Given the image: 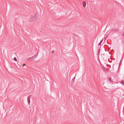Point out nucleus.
<instances>
[{
	"mask_svg": "<svg viewBox=\"0 0 124 124\" xmlns=\"http://www.w3.org/2000/svg\"><path fill=\"white\" fill-rule=\"evenodd\" d=\"M39 15L35 14L32 16L29 19V22L30 23H32L34 22L38 18Z\"/></svg>",
	"mask_w": 124,
	"mask_h": 124,
	"instance_id": "f257e3e1",
	"label": "nucleus"
},
{
	"mask_svg": "<svg viewBox=\"0 0 124 124\" xmlns=\"http://www.w3.org/2000/svg\"><path fill=\"white\" fill-rule=\"evenodd\" d=\"M31 97V95H30L27 98V101L28 104L29 105L30 102V99Z\"/></svg>",
	"mask_w": 124,
	"mask_h": 124,
	"instance_id": "f03ea898",
	"label": "nucleus"
},
{
	"mask_svg": "<svg viewBox=\"0 0 124 124\" xmlns=\"http://www.w3.org/2000/svg\"><path fill=\"white\" fill-rule=\"evenodd\" d=\"M113 31L115 32H116L118 31V30L116 29H113L112 30Z\"/></svg>",
	"mask_w": 124,
	"mask_h": 124,
	"instance_id": "7ed1b4c3",
	"label": "nucleus"
},
{
	"mask_svg": "<svg viewBox=\"0 0 124 124\" xmlns=\"http://www.w3.org/2000/svg\"><path fill=\"white\" fill-rule=\"evenodd\" d=\"M36 56H33L29 58L28 59H31L32 60H33V58H34V59H35L36 58Z\"/></svg>",
	"mask_w": 124,
	"mask_h": 124,
	"instance_id": "20e7f679",
	"label": "nucleus"
},
{
	"mask_svg": "<svg viewBox=\"0 0 124 124\" xmlns=\"http://www.w3.org/2000/svg\"><path fill=\"white\" fill-rule=\"evenodd\" d=\"M83 6L84 7H86V3L84 1L83 2Z\"/></svg>",
	"mask_w": 124,
	"mask_h": 124,
	"instance_id": "39448f33",
	"label": "nucleus"
},
{
	"mask_svg": "<svg viewBox=\"0 0 124 124\" xmlns=\"http://www.w3.org/2000/svg\"><path fill=\"white\" fill-rule=\"evenodd\" d=\"M121 84L124 85V82L123 81H120V82Z\"/></svg>",
	"mask_w": 124,
	"mask_h": 124,
	"instance_id": "423d86ee",
	"label": "nucleus"
},
{
	"mask_svg": "<svg viewBox=\"0 0 124 124\" xmlns=\"http://www.w3.org/2000/svg\"><path fill=\"white\" fill-rule=\"evenodd\" d=\"M103 41V40L102 39L101 41H100V42L98 44V45H101V43Z\"/></svg>",
	"mask_w": 124,
	"mask_h": 124,
	"instance_id": "0eeeda50",
	"label": "nucleus"
},
{
	"mask_svg": "<svg viewBox=\"0 0 124 124\" xmlns=\"http://www.w3.org/2000/svg\"><path fill=\"white\" fill-rule=\"evenodd\" d=\"M108 80L109 81H111L112 80L111 78V77H109V78H108Z\"/></svg>",
	"mask_w": 124,
	"mask_h": 124,
	"instance_id": "6e6552de",
	"label": "nucleus"
},
{
	"mask_svg": "<svg viewBox=\"0 0 124 124\" xmlns=\"http://www.w3.org/2000/svg\"><path fill=\"white\" fill-rule=\"evenodd\" d=\"M14 60L15 61H17V59L16 57H15L14 58Z\"/></svg>",
	"mask_w": 124,
	"mask_h": 124,
	"instance_id": "1a4fd4ad",
	"label": "nucleus"
},
{
	"mask_svg": "<svg viewBox=\"0 0 124 124\" xmlns=\"http://www.w3.org/2000/svg\"><path fill=\"white\" fill-rule=\"evenodd\" d=\"M54 51L53 50L52 52V54H53L54 52Z\"/></svg>",
	"mask_w": 124,
	"mask_h": 124,
	"instance_id": "9d476101",
	"label": "nucleus"
},
{
	"mask_svg": "<svg viewBox=\"0 0 124 124\" xmlns=\"http://www.w3.org/2000/svg\"><path fill=\"white\" fill-rule=\"evenodd\" d=\"M123 36L124 37V32L123 33Z\"/></svg>",
	"mask_w": 124,
	"mask_h": 124,
	"instance_id": "9b49d317",
	"label": "nucleus"
},
{
	"mask_svg": "<svg viewBox=\"0 0 124 124\" xmlns=\"http://www.w3.org/2000/svg\"><path fill=\"white\" fill-rule=\"evenodd\" d=\"M25 65V64H23V66H24Z\"/></svg>",
	"mask_w": 124,
	"mask_h": 124,
	"instance_id": "f8f14e48",
	"label": "nucleus"
},
{
	"mask_svg": "<svg viewBox=\"0 0 124 124\" xmlns=\"http://www.w3.org/2000/svg\"><path fill=\"white\" fill-rule=\"evenodd\" d=\"M75 78V77H74V78L72 79V80H73V79H74V78Z\"/></svg>",
	"mask_w": 124,
	"mask_h": 124,
	"instance_id": "ddd939ff",
	"label": "nucleus"
}]
</instances>
